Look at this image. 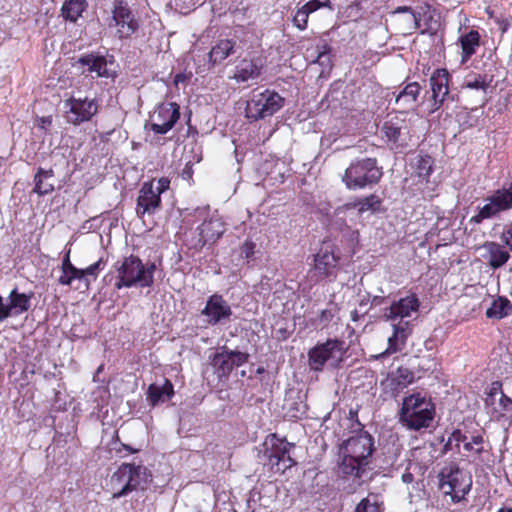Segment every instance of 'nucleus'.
<instances>
[{
  "mask_svg": "<svg viewBox=\"0 0 512 512\" xmlns=\"http://www.w3.org/2000/svg\"><path fill=\"white\" fill-rule=\"evenodd\" d=\"M373 451L374 439L367 431L349 437L339 446V473L361 479L370 469Z\"/></svg>",
  "mask_w": 512,
  "mask_h": 512,
  "instance_id": "f257e3e1",
  "label": "nucleus"
},
{
  "mask_svg": "<svg viewBox=\"0 0 512 512\" xmlns=\"http://www.w3.org/2000/svg\"><path fill=\"white\" fill-rule=\"evenodd\" d=\"M420 301L416 294H410L393 301L389 307L383 309V317L391 321L393 333L388 338L386 353L392 354L401 351L408 337L412 334L413 325L406 318L417 313Z\"/></svg>",
  "mask_w": 512,
  "mask_h": 512,
  "instance_id": "f03ea898",
  "label": "nucleus"
},
{
  "mask_svg": "<svg viewBox=\"0 0 512 512\" xmlns=\"http://www.w3.org/2000/svg\"><path fill=\"white\" fill-rule=\"evenodd\" d=\"M113 267L117 274L114 283L117 290L132 287L149 288L154 284L156 265L153 262L144 264L139 257L130 255L122 261H117Z\"/></svg>",
  "mask_w": 512,
  "mask_h": 512,
  "instance_id": "7ed1b4c3",
  "label": "nucleus"
},
{
  "mask_svg": "<svg viewBox=\"0 0 512 512\" xmlns=\"http://www.w3.org/2000/svg\"><path fill=\"white\" fill-rule=\"evenodd\" d=\"M435 414L434 404L421 394L405 397L400 410V422L410 430L430 426Z\"/></svg>",
  "mask_w": 512,
  "mask_h": 512,
  "instance_id": "20e7f679",
  "label": "nucleus"
},
{
  "mask_svg": "<svg viewBox=\"0 0 512 512\" xmlns=\"http://www.w3.org/2000/svg\"><path fill=\"white\" fill-rule=\"evenodd\" d=\"M383 176L376 158L356 159L346 168L342 181L349 190H361L376 185Z\"/></svg>",
  "mask_w": 512,
  "mask_h": 512,
  "instance_id": "39448f33",
  "label": "nucleus"
},
{
  "mask_svg": "<svg viewBox=\"0 0 512 512\" xmlns=\"http://www.w3.org/2000/svg\"><path fill=\"white\" fill-rule=\"evenodd\" d=\"M294 444L287 442L285 438H279L276 434H269L259 450V458L263 464L269 466L275 473H284L296 464L290 455Z\"/></svg>",
  "mask_w": 512,
  "mask_h": 512,
  "instance_id": "423d86ee",
  "label": "nucleus"
},
{
  "mask_svg": "<svg viewBox=\"0 0 512 512\" xmlns=\"http://www.w3.org/2000/svg\"><path fill=\"white\" fill-rule=\"evenodd\" d=\"M340 255L330 242H323L314 255L313 267L307 273L310 285H315L324 279L334 281L337 278Z\"/></svg>",
  "mask_w": 512,
  "mask_h": 512,
  "instance_id": "0eeeda50",
  "label": "nucleus"
},
{
  "mask_svg": "<svg viewBox=\"0 0 512 512\" xmlns=\"http://www.w3.org/2000/svg\"><path fill=\"white\" fill-rule=\"evenodd\" d=\"M345 343L337 339H329L325 343L316 345L309 351V366L313 371H322L325 364L336 368L343 361Z\"/></svg>",
  "mask_w": 512,
  "mask_h": 512,
  "instance_id": "6e6552de",
  "label": "nucleus"
},
{
  "mask_svg": "<svg viewBox=\"0 0 512 512\" xmlns=\"http://www.w3.org/2000/svg\"><path fill=\"white\" fill-rule=\"evenodd\" d=\"M284 104V98L277 92L265 90L253 94L246 105V116L252 120L264 119L274 115Z\"/></svg>",
  "mask_w": 512,
  "mask_h": 512,
  "instance_id": "1a4fd4ad",
  "label": "nucleus"
},
{
  "mask_svg": "<svg viewBox=\"0 0 512 512\" xmlns=\"http://www.w3.org/2000/svg\"><path fill=\"white\" fill-rule=\"evenodd\" d=\"M472 481L458 467L444 468L440 473L439 486L454 502L461 501L471 489Z\"/></svg>",
  "mask_w": 512,
  "mask_h": 512,
  "instance_id": "9d476101",
  "label": "nucleus"
},
{
  "mask_svg": "<svg viewBox=\"0 0 512 512\" xmlns=\"http://www.w3.org/2000/svg\"><path fill=\"white\" fill-rule=\"evenodd\" d=\"M147 469L141 465L135 464H122L117 472L111 478L113 484H122L120 490L113 493V498H121L134 489H136L142 482L147 481Z\"/></svg>",
  "mask_w": 512,
  "mask_h": 512,
  "instance_id": "9b49d317",
  "label": "nucleus"
},
{
  "mask_svg": "<svg viewBox=\"0 0 512 512\" xmlns=\"http://www.w3.org/2000/svg\"><path fill=\"white\" fill-rule=\"evenodd\" d=\"M180 118V107L174 102H164L156 107L145 127L155 134L168 133Z\"/></svg>",
  "mask_w": 512,
  "mask_h": 512,
  "instance_id": "f8f14e48",
  "label": "nucleus"
},
{
  "mask_svg": "<svg viewBox=\"0 0 512 512\" xmlns=\"http://www.w3.org/2000/svg\"><path fill=\"white\" fill-rule=\"evenodd\" d=\"M65 118L68 123L80 125L92 119L98 112L95 99L70 97L64 102Z\"/></svg>",
  "mask_w": 512,
  "mask_h": 512,
  "instance_id": "ddd939ff",
  "label": "nucleus"
},
{
  "mask_svg": "<svg viewBox=\"0 0 512 512\" xmlns=\"http://www.w3.org/2000/svg\"><path fill=\"white\" fill-rule=\"evenodd\" d=\"M232 314L230 304L218 293L211 295L201 310V315L205 317V322L210 326L230 321Z\"/></svg>",
  "mask_w": 512,
  "mask_h": 512,
  "instance_id": "4468645a",
  "label": "nucleus"
},
{
  "mask_svg": "<svg viewBox=\"0 0 512 512\" xmlns=\"http://www.w3.org/2000/svg\"><path fill=\"white\" fill-rule=\"evenodd\" d=\"M247 361V354L221 348L220 352L214 354L211 364L219 379L227 378L234 367L241 366Z\"/></svg>",
  "mask_w": 512,
  "mask_h": 512,
  "instance_id": "2eb2a0df",
  "label": "nucleus"
},
{
  "mask_svg": "<svg viewBox=\"0 0 512 512\" xmlns=\"http://www.w3.org/2000/svg\"><path fill=\"white\" fill-rule=\"evenodd\" d=\"M161 209V197L154 192V181L144 182L138 192L136 215L144 220Z\"/></svg>",
  "mask_w": 512,
  "mask_h": 512,
  "instance_id": "dca6fc26",
  "label": "nucleus"
},
{
  "mask_svg": "<svg viewBox=\"0 0 512 512\" xmlns=\"http://www.w3.org/2000/svg\"><path fill=\"white\" fill-rule=\"evenodd\" d=\"M110 26L117 28L116 34L119 38H128L137 31L139 24L127 4L120 1L112 11Z\"/></svg>",
  "mask_w": 512,
  "mask_h": 512,
  "instance_id": "f3484780",
  "label": "nucleus"
},
{
  "mask_svg": "<svg viewBox=\"0 0 512 512\" xmlns=\"http://www.w3.org/2000/svg\"><path fill=\"white\" fill-rule=\"evenodd\" d=\"M431 89L430 113L437 111L449 95V73L446 69H436L429 79Z\"/></svg>",
  "mask_w": 512,
  "mask_h": 512,
  "instance_id": "a211bd4d",
  "label": "nucleus"
},
{
  "mask_svg": "<svg viewBox=\"0 0 512 512\" xmlns=\"http://www.w3.org/2000/svg\"><path fill=\"white\" fill-rule=\"evenodd\" d=\"M33 293H20L17 288L10 291L7 302L4 303L2 311L3 321L12 316H19L27 312L31 307Z\"/></svg>",
  "mask_w": 512,
  "mask_h": 512,
  "instance_id": "6ab92c4d",
  "label": "nucleus"
},
{
  "mask_svg": "<svg viewBox=\"0 0 512 512\" xmlns=\"http://www.w3.org/2000/svg\"><path fill=\"white\" fill-rule=\"evenodd\" d=\"M200 238L198 244L203 247L207 243H214L225 232V224L218 214L211 215L198 227Z\"/></svg>",
  "mask_w": 512,
  "mask_h": 512,
  "instance_id": "aec40b11",
  "label": "nucleus"
},
{
  "mask_svg": "<svg viewBox=\"0 0 512 512\" xmlns=\"http://www.w3.org/2000/svg\"><path fill=\"white\" fill-rule=\"evenodd\" d=\"M77 63L81 66H86L89 73H95L97 77H109L110 72L108 69V63L112 64L113 61L99 54L87 53L81 55Z\"/></svg>",
  "mask_w": 512,
  "mask_h": 512,
  "instance_id": "412c9836",
  "label": "nucleus"
},
{
  "mask_svg": "<svg viewBox=\"0 0 512 512\" xmlns=\"http://www.w3.org/2000/svg\"><path fill=\"white\" fill-rule=\"evenodd\" d=\"M262 68L261 60L244 58L236 65L233 78L238 83L255 80L260 76Z\"/></svg>",
  "mask_w": 512,
  "mask_h": 512,
  "instance_id": "4be33fe9",
  "label": "nucleus"
},
{
  "mask_svg": "<svg viewBox=\"0 0 512 512\" xmlns=\"http://www.w3.org/2000/svg\"><path fill=\"white\" fill-rule=\"evenodd\" d=\"M174 395V387L170 380L163 383H152L147 390V401L151 406H157L170 400Z\"/></svg>",
  "mask_w": 512,
  "mask_h": 512,
  "instance_id": "5701e85b",
  "label": "nucleus"
},
{
  "mask_svg": "<svg viewBox=\"0 0 512 512\" xmlns=\"http://www.w3.org/2000/svg\"><path fill=\"white\" fill-rule=\"evenodd\" d=\"M391 16H398L396 21L402 25L404 33L420 29L421 16L409 6H399L390 12Z\"/></svg>",
  "mask_w": 512,
  "mask_h": 512,
  "instance_id": "b1692460",
  "label": "nucleus"
},
{
  "mask_svg": "<svg viewBox=\"0 0 512 512\" xmlns=\"http://www.w3.org/2000/svg\"><path fill=\"white\" fill-rule=\"evenodd\" d=\"M480 34L477 30H470L458 38L461 47V63L465 64L477 52L480 47Z\"/></svg>",
  "mask_w": 512,
  "mask_h": 512,
  "instance_id": "393cba45",
  "label": "nucleus"
},
{
  "mask_svg": "<svg viewBox=\"0 0 512 512\" xmlns=\"http://www.w3.org/2000/svg\"><path fill=\"white\" fill-rule=\"evenodd\" d=\"M483 247L487 252L486 259L488 264L494 270L504 266L510 259L509 252L497 242L488 241Z\"/></svg>",
  "mask_w": 512,
  "mask_h": 512,
  "instance_id": "a878e982",
  "label": "nucleus"
},
{
  "mask_svg": "<svg viewBox=\"0 0 512 512\" xmlns=\"http://www.w3.org/2000/svg\"><path fill=\"white\" fill-rule=\"evenodd\" d=\"M306 57L310 58L312 63L319 64L322 73L332 68L331 47L325 41H320L314 48L307 49Z\"/></svg>",
  "mask_w": 512,
  "mask_h": 512,
  "instance_id": "bb28decb",
  "label": "nucleus"
},
{
  "mask_svg": "<svg viewBox=\"0 0 512 512\" xmlns=\"http://www.w3.org/2000/svg\"><path fill=\"white\" fill-rule=\"evenodd\" d=\"M380 205H381L380 198L375 194H371L369 196L357 199L354 202H349V203L344 204L341 208L338 209V211L357 209L359 214H363L364 212H367V211H372V212L377 211L379 209Z\"/></svg>",
  "mask_w": 512,
  "mask_h": 512,
  "instance_id": "cd10ccee",
  "label": "nucleus"
},
{
  "mask_svg": "<svg viewBox=\"0 0 512 512\" xmlns=\"http://www.w3.org/2000/svg\"><path fill=\"white\" fill-rule=\"evenodd\" d=\"M235 42L230 39H222L212 47L209 52V62L213 65L221 63L234 53Z\"/></svg>",
  "mask_w": 512,
  "mask_h": 512,
  "instance_id": "c85d7f7f",
  "label": "nucleus"
},
{
  "mask_svg": "<svg viewBox=\"0 0 512 512\" xmlns=\"http://www.w3.org/2000/svg\"><path fill=\"white\" fill-rule=\"evenodd\" d=\"M53 176L54 172L52 169L38 168L34 176L35 187L33 191L41 196L52 193L54 191V184L48 182V180Z\"/></svg>",
  "mask_w": 512,
  "mask_h": 512,
  "instance_id": "c756f323",
  "label": "nucleus"
},
{
  "mask_svg": "<svg viewBox=\"0 0 512 512\" xmlns=\"http://www.w3.org/2000/svg\"><path fill=\"white\" fill-rule=\"evenodd\" d=\"M421 91V87L417 82L408 83L397 95L396 104L403 108H410L414 105Z\"/></svg>",
  "mask_w": 512,
  "mask_h": 512,
  "instance_id": "7c9ffc66",
  "label": "nucleus"
},
{
  "mask_svg": "<svg viewBox=\"0 0 512 512\" xmlns=\"http://www.w3.org/2000/svg\"><path fill=\"white\" fill-rule=\"evenodd\" d=\"M491 418L496 421L507 419L508 414H512V399L501 393V396L494 401V405H490Z\"/></svg>",
  "mask_w": 512,
  "mask_h": 512,
  "instance_id": "2f4dec72",
  "label": "nucleus"
},
{
  "mask_svg": "<svg viewBox=\"0 0 512 512\" xmlns=\"http://www.w3.org/2000/svg\"><path fill=\"white\" fill-rule=\"evenodd\" d=\"M58 284L62 286H71L77 290L84 288L82 269L73 266L68 269L62 270L61 275L58 278Z\"/></svg>",
  "mask_w": 512,
  "mask_h": 512,
  "instance_id": "473e14b6",
  "label": "nucleus"
},
{
  "mask_svg": "<svg viewBox=\"0 0 512 512\" xmlns=\"http://www.w3.org/2000/svg\"><path fill=\"white\" fill-rule=\"evenodd\" d=\"M388 381L391 389L398 393L414 381V374L408 368L399 367Z\"/></svg>",
  "mask_w": 512,
  "mask_h": 512,
  "instance_id": "72a5a7b5",
  "label": "nucleus"
},
{
  "mask_svg": "<svg viewBox=\"0 0 512 512\" xmlns=\"http://www.w3.org/2000/svg\"><path fill=\"white\" fill-rule=\"evenodd\" d=\"M511 309V302L506 297L499 296L493 300L491 306L486 310V316L490 319L500 320L507 317Z\"/></svg>",
  "mask_w": 512,
  "mask_h": 512,
  "instance_id": "f704fd0d",
  "label": "nucleus"
},
{
  "mask_svg": "<svg viewBox=\"0 0 512 512\" xmlns=\"http://www.w3.org/2000/svg\"><path fill=\"white\" fill-rule=\"evenodd\" d=\"M87 8L85 0H69L62 7V15L66 20L76 22Z\"/></svg>",
  "mask_w": 512,
  "mask_h": 512,
  "instance_id": "c9c22d12",
  "label": "nucleus"
},
{
  "mask_svg": "<svg viewBox=\"0 0 512 512\" xmlns=\"http://www.w3.org/2000/svg\"><path fill=\"white\" fill-rule=\"evenodd\" d=\"M434 160L429 155H417L413 160V167L420 178L427 180L433 171Z\"/></svg>",
  "mask_w": 512,
  "mask_h": 512,
  "instance_id": "e433bc0d",
  "label": "nucleus"
},
{
  "mask_svg": "<svg viewBox=\"0 0 512 512\" xmlns=\"http://www.w3.org/2000/svg\"><path fill=\"white\" fill-rule=\"evenodd\" d=\"M382 504L378 494L370 493L357 504L355 512H382Z\"/></svg>",
  "mask_w": 512,
  "mask_h": 512,
  "instance_id": "4c0bfd02",
  "label": "nucleus"
},
{
  "mask_svg": "<svg viewBox=\"0 0 512 512\" xmlns=\"http://www.w3.org/2000/svg\"><path fill=\"white\" fill-rule=\"evenodd\" d=\"M105 264H106V262L103 260V258H100L95 263L82 269L83 287L85 290H88L91 282L95 281L97 279V277L99 276V273L104 269Z\"/></svg>",
  "mask_w": 512,
  "mask_h": 512,
  "instance_id": "58836bf2",
  "label": "nucleus"
},
{
  "mask_svg": "<svg viewBox=\"0 0 512 512\" xmlns=\"http://www.w3.org/2000/svg\"><path fill=\"white\" fill-rule=\"evenodd\" d=\"M381 131L384 137L388 141L392 142H397L401 134L400 127L397 125V123H394L393 121H386L383 124Z\"/></svg>",
  "mask_w": 512,
  "mask_h": 512,
  "instance_id": "ea45409f",
  "label": "nucleus"
},
{
  "mask_svg": "<svg viewBox=\"0 0 512 512\" xmlns=\"http://www.w3.org/2000/svg\"><path fill=\"white\" fill-rule=\"evenodd\" d=\"M464 86L469 89L485 91L488 87V83L485 76L474 74L466 77Z\"/></svg>",
  "mask_w": 512,
  "mask_h": 512,
  "instance_id": "a19ab883",
  "label": "nucleus"
},
{
  "mask_svg": "<svg viewBox=\"0 0 512 512\" xmlns=\"http://www.w3.org/2000/svg\"><path fill=\"white\" fill-rule=\"evenodd\" d=\"M310 12H308L307 8L303 5L302 7L298 8L293 16V24L301 31L305 30L307 28L308 24V18H309Z\"/></svg>",
  "mask_w": 512,
  "mask_h": 512,
  "instance_id": "79ce46f5",
  "label": "nucleus"
},
{
  "mask_svg": "<svg viewBox=\"0 0 512 512\" xmlns=\"http://www.w3.org/2000/svg\"><path fill=\"white\" fill-rule=\"evenodd\" d=\"M467 440V437L462 434L460 430H454L451 435L449 436L447 443L445 444V449L452 450L453 446L455 448H459L460 444L465 442Z\"/></svg>",
  "mask_w": 512,
  "mask_h": 512,
  "instance_id": "37998d69",
  "label": "nucleus"
},
{
  "mask_svg": "<svg viewBox=\"0 0 512 512\" xmlns=\"http://www.w3.org/2000/svg\"><path fill=\"white\" fill-rule=\"evenodd\" d=\"M197 4V0H174L176 10L182 14H188L196 8Z\"/></svg>",
  "mask_w": 512,
  "mask_h": 512,
  "instance_id": "c03bdc74",
  "label": "nucleus"
},
{
  "mask_svg": "<svg viewBox=\"0 0 512 512\" xmlns=\"http://www.w3.org/2000/svg\"><path fill=\"white\" fill-rule=\"evenodd\" d=\"M501 393H504L502 391V384L499 381H495L491 384L489 393L487 395V398L485 400V403L487 406L494 405V401H496V397L499 395L501 396Z\"/></svg>",
  "mask_w": 512,
  "mask_h": 512,
  "instance_id": "a18cd8bd",
  "label": "nucleus"
},
{
  "mask_svg": "<svg viewBox=\"0 0 512 512\" xmlns=\"http://www.w3.org/2000/svg\"><path fill=\"white\" fill-rule=\"evenodd\" d=\"M154 181V192L161 197V194L166 192L170 188V179L167 177H161Z\"/></svg>",
  "mask_w": 512,
  "mask_h": 512,
  "instance_id": "49530a36",
  "label": "nucleus"
},
{
  "mask_svg": "<svg viewBox=\"0 0 512 512\" xmlns=\"http://www.w3.org/2000/svg\"><path fill=\"white\" fill-rule=\"evenodd\" d=\"M304 6L307 8L310 14L324 7H329L330 9H332V7L330 6V0H310L309 2L304 4Z\"/></svg>",
  "mask_w": 512,
  "mask_h": 512,
  "instance_id": "de8ad7c7",
  "label": "nucleus"
},
{
  "mask_svg": "<svg viewBox=\"0 0 512 512\" xmlns=\"http://www.w3.org/2000/svg\"><path fill=\"white\" fill-rule=\"evenodd\" d=\"M254 251L255 244L250 240H246L241 246V256L246 259L251 258L254 255Z\"/></svg>",
  "mask_w": 512,
  "mask_h": 512,
  "instance_id": "09e8293b",
  "label": "nucleus"
},
{
  "mask_svg": "<svg viewBox=\"0 0 512 512\" xmlns=\"http://www.w3.org/2000/svg\"><path fill=\"white\" fill-rule=\"evenodd\" d=\"M334 317V313L331 309H324L318 316V322L321 326H326Z\"/></svg>",
  "mask_w": 512,
  "mask_h": 512,
  "instance_id": "8fccbe9b",
  "label": "nucleus"
},
{
  "mask_svg": "<svg viewBox=\"0 0 512 512\" xmlns=\"http://www.w3.org/2000/svg\"><path fill=\"white\" fill-rule=\"evenodd\" d=\"M500 238L505 246L512 250V224L502 232Z\"/></svg>",
  "mask_w": 512,
  "mask_h": 512,
  "instance_id": "3c124183",
  "label": "nucleus"
},
{
  "mask_svg": "<svg viewBox=\"0 0 512 512\" xmlns=\"http://www.w3.org/2000/svg\"><path fill=\"white\" fill-rule=\"evenodd\" d=\"M74 265L71 263V260H70V250H68L65 254V256L63 257L62 259V263H61V271L62 270H65V269H68L70 267H73Z\"/></svg>",
  "mask_w": 512,
  "mask_h": 512,
  "instance_id": "603ef678",
  "label": "nucleus"
},
{
  "mask_svg": "<svg viewBox=\"0 0 512 512\" xmlns=\"http://www.w3.org/2000/svg\"><path fill=\"white\" fill-rule=\"evenodd\" d=\"M193 170L190 164H186L184 169L182 170L181 177L184 180H190L192 178Z\"/></svg>",
  "mask_w": 512,
  "mask_h": 512,
  "instance_id": "864d4df0",
  "label": "nucleus"
},
{
  "mask_svg": "<svg viewBox=\"0 0 512 512\" xmlns=\"http://www.w3.org/2000/svg\"><path fill=\"white\" fill-rule=\"evenodd\" d=\"M402 481L406 484H409L413 481L414 477H413V474L410 473V472H405L402 474V477H401Z\"/></svg>",
  "mask_w": 512,
  "mask_h": 512,
  "instance_id": "5fc2aeb1",
  "label": "nucleus"
},
{
  "mask_svg": "<svg viewBox=\"0 0 512 512\" xmlns=\"http://www.w3.org/2000/svg\"><path fill=\"white\" fill-rule=\"evenodd\" d=\"M483 442V439L481 436H474L472 437V443L477 445V446H480Z\"/></svg>",
  "mask_w": 512,
  "mask_h": 512,
  "instance_id": "6e6d98bb",
  "label": "nucleus"
},
{
  "mask_svg": "<svg viewBox=\"0 0 512 512\" xmlns=\"http://www.w3.org/2000/svg\"><path fill=\"white\" fill-rule=\"evenodd\" d=\"M464 444V449L466 451H472L474 450V447H473V443L472 442H467V440L465 442H463Z\"/></svg>",
  "mask_w": 512,
  "mask_h": 512,
  "instance_id": "4d7b16f0",
  "label": "nucleus"
},
{
  "mask_svg": "<svg viewBox=\"0 0 512 512\" xmlns=\"http://www.w3.org/2000/svg\"><path fill=\"white\" fill-rule=\"evenodd\" d=\"M3 309H4V299L0 295V315H2ZM0 322H3V317L2 316H0Z\"/></svg>",
  "mask_w": 512,
  "mask_h": 512,
  "instance_id": "13d9d810",
  "label": "nucleus"
},
{
  "mask_svg": "<svg viewBox=\"0 0 512 512\" xmlns=\"http://www.w3.org/2000/svg\"><path fill=\"white\" fill-rule=\"evenodd\" d=\"M124 449L127 450L129 453H135L137 452L138 450L137 449H133L131 446L129 445H123Z\"/></svg>",
  "mask_w": 512,
  "mask_h": 512,
  "instance_id": "bf43d9fd",
  "label": "nucleus"
},
{
  "mask_svg": "<svg viewBox=\"0 0 512 512\" xmlns=\"http://www.w3.org/2000/svg\"><path fill=\"white\" fill-rule=\"evenodd\" d=\"M497 512H512V508H510V507H502Z\"/></svg>",
  "mask_w": 512,
  "mask_h": 512,
  "instance_id": "052dcab7",
  "label": "nucleus"
},
{
  "mask_svg": "<svg viewBox=\"0 0 512 512\" xmlns=\"http://www.w3.org/2000/svg\"><path fill=\"white\" fill-rule=\"evenodd\" d=\"M42 123L43 124H50L51 123V119L49 117H44V118H42Z\"/></svg>",
  "mask_w": 512,
  "mask_h": 512,
  "instance_id": "680f3d73",
  "label": "nucleus"
}]
</instances>
